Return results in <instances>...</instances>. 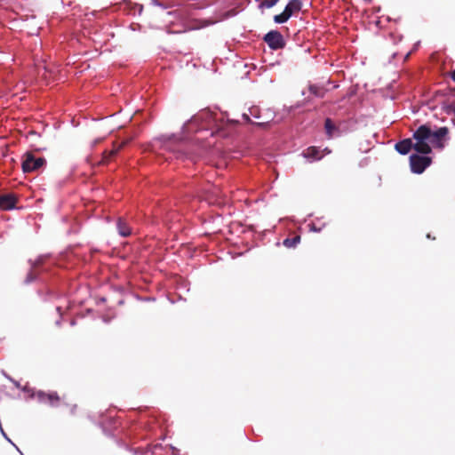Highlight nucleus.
I'll return each instance as SVG.
<instances>
[{
	"mask_svg": "<svg viewBox=\"0 0 455 455\" xmlns=\"http://www.w3.org/2000/svg\"><path fill=\"white\" fill-rule=\"evenodd\" d=\"M221 127V120L218 119L209 108H204L183 124L180 134L173 133L155 138L150 143V148L157 155L169 154V156L165 157L166 160L172 158L194 160L191 148L220 132Z\"/></svg>",
	"mask_w": 455,
	"mask_h": 455,
	"instance_id": "obj_1",
	"label": "nucleus"
},
{
	"mask_svg": "<svg viewBox=\"0 0 455 455\" xmlns=\"http://www.w3.org/2000/svg\"><path fill=\"white\" fill-rule=\"evenodd\" d=\"M412 139L417 140L416 152L429 155L432 148L443 150L450 140L449 128L437 127L430 123L419 125L413 132Z\"/></svg>",
	"mask_w": 455,
	"mask_h": 455,
	"instance_id": "obj_2",
	"label": "nucleus"
},
{
	"mask_svg": "<svg viewBox=\"0 0 455 455\" xmlns=\"http://www.w3.org/2000/svg\"><path fill=\"white\" fill-rule=\"evenodd\" d=\"M46 164L43 156L36 157L32 152H26L22 156V171L25 173L39 170Z\"/></svg>",
	"mask_w": 455,
	"mask_h": 455,
	"instance_id": "obj_3",
	"label": "nucleus"
},
{
	"mask_svg": "<svg viewBox=\"0 0 455 455\" xmlns=\"http://www.w3.org/2000/svg\"><path fill=\"white\" fill-rule=\"evenodd\" d=\"M432 163L428 155L412 154L410 156L411 170L413 173H422Z\"/></svg>",
	"mask_w": 455,
	"mask_h": 455,
	"instance_id": "obj_4",
	"label": "nucleus"
},
{
	"mask_svg": "<svg viewBox=\"0 0 455 455\" xmlns=\"http://www.w3.org/2000/svg\"><path fill=\"white\" fill-rule=\"evenodd\" d=\"M264 42L272 50H281L285 47V41L283 35L277 30H270L264 37Z\"/></svg>",
	"mask_w": 455,
	"mask_h": 455,
	"instance_id": "obj_5",
	"label": "nucleus"
},
{
	"mask_svg": "<svg viewBox=\"0 0 455 455\" xmlns=\"http://www.w3.org/2000/svg\"><path fill=\"white\" fill-rule=\"evenodd\" d=\"M47 258V255H41L34 261L29 259L30 270L25 279L26 283H30L37 279V275L41 271L42 266Z\"/></svg>",
	"mask_w": 455,
	"mask_h": 455,
	"instance_id": "obj_6",
	"label": "nucleus"
},
{
	"mask_svg": "<svg viewBox=\"0 0 455 455\" xmlns=\"http://www.w3.org/2000/svg\"><path fill=\"white\" fill-rule=\"evenodd\" d=\"M17 197L14 194H4L0 196V209L11 211L16 208Z\"/></svg>",
	"mask_w": 455,
	"mask_h": 455,
	"instance_id": "obj_7",
	"label": "nucleus"
},
{
	"mask_svg": "<svg viewBox=\"0 0 455 455\" xmlns=\"http://www.w3.org/2000/svg\"><path fill=\"white\" fill-rule=\"evenodd\" d=\"M395 150L403 155V156H405L407 155L411 149H414L416 151V148H417V141L414 143L412 141V139H404V140H402L400 141H398L395 145Z\"/></svg>",
	"mask_w": 455,
	"mask_h": 455,
	"instance_id": "obj_8",
	"label": "nucleus"
},
{
	"mask_svg": "<svg viewBox=\"0 0 455 455\" xmlns=\"http://www.w3.org/2000/svg\"><path fill=\"white\" fill-rule=\"evenodd\" d=\"M36 397L40 403H48L52 406L59 401V396L56 393L46 394L43 391H38L36 394Z\"/></svg>",
	"mask_w": 455,
	"mask_h": 455,
	"instance_id": "obj_9",
	"label": "nucleus"
},
{
	"mask_svg": "<svg viewBox=\"0 0 455 455\" xmlns=\"http://www.w3.org/2000/svg\"><path fill=\"white\" fill-rule=\"evenodd\" d=\"M324 129L329 139L339 137L341 134L339 128L336 126L329 117L324 121Z\"/></svg>",
	"mask_w": 455,
	"mask_h": 455,
	"instance_id": "obj_10",
	"label": "nucleus"
},
{
	"mask_svg": "<svg viewBox=\"0 0 455 455\" xmlns=\"http://www.w3.org/2000/svg\"><path fill=\"white\" fill-rule=\"evenodd\" d=\"M302 156L310 162L318 161L323 158V155H321L319 148L316 147H309L303 151Z\"/></svg>",
	"mask_w": 455,
	"mask_h": 455,
	"instance_id": "obj_11",
	"label": "nucleus"
},
{
	"mask_svg": "<svg viewBox=\"0 0 455 455\" xmlns=\"http://www.w3.org/2000/svg\"><path fill=\"white\" fill-rule=\"evenodd\" d=\"M116 229L118 234L123 237H127L131 235L132 230L127 221L123 218H118L116 220Z\"/></svg>",
	"mask_w": 455,
	"mask_h": 455,
	"instance_id": "obj_12",
	"label": "nucleus"
},
{
	"mask_svg": "<svg viewBox=\"0 0 455 455\" xmlns=\"http://www.w3.org/2000/svg\"><path fill=\"white\" fill-rule=\"evenodd\" d=\"M302 3L300 0H290L284 8V12L291 18L294 12L300 11Z\"/></svg>",
	"mask_w": 455,
	"mask_h": 455,
	"instance_id": "obj_13",
	"label": "nucleus"
},
{
	"mask_svg": "<svg viewBox=\"0 0 455 455\" xmlns=\"http://www.w3.org/2000/svg\"><path fill=\"white\" fill-rule=\"evenodd\" d=\"M250 116H252L253 118H256V119H260L261 118V115H260V110L258 107L256 106H252L249 108V114L247 113H243V118L245 120V121H250Z\"/></svg>",
	"mask_w": 455,
	"mask_h": 455,
	"instance_id": "obj_14",
	"label": "nucleus"
},
{
	"mask_svg": "<svg viewBox=\"0 0 455 455\" xmlns=\"http://www.w3.org/2000/svg\"><path fill=\"white\" fill-rule=\"evenodd\" d=\"M300 242V236L296 235L291 238H285L283 242V244L287 248H295Z\"/></svg>",
	"mask_w": 455,
	"mask_h": 455,
	"instance_id": "obj_15",
	"label": "nucleus"
},
{
	"mask_svg": "<svg viewBox=\"0 0 455 455\" xmlns=\"http://www.w3.org/2000/svg\"><path fill=\"white\" fill-rule=\"evenodd\" d=\"M120 148L121 147L119 146L117 148H113L112 150L105 151L103 153V159H102V161L104 163H108L111 159L112 156H116L117 154V152L119 151Z\"/></svg>",
	"mask_w": 455,
	"mask_h": 455,
	"instance_id": "obj_16",
	"label": "nucleus"
},
{
	"mask_svg": "<svg viewBox=\"0 0 455 455\" xmlns=\"http://www.w3.org/2000/svg\"><path fill=\"white\" fill-rule=\"evenodd\" d=\"M290 18L285 14L284 11L274 16V21L278 24L285 23Z\"/></svg>",
	"mask_w": 455,
	"mask_h": 455,
	"instance_id": "obj_17",
	"label": "nucleus"
},
{
	"mask_svg": "<svg viewBox=\"0 0 455 455\" xmlns=\"http://www.w3.org/2000/svg\"><path fill=\"white\" fill-rule=\"evenodd\" d=\"M278 1L279 0H264L259 4V8H272L278 3Z\"/></svg>",
	"mask_w": 455,
	"mask_h": 455,
	"instance_id": "obj_18",
	"label": "nucleus"
},
{
	"mask_svg": "<svg viewBox=\"0 0 455 455\" xmlns=\"http://www.w3.org/2000/svg\"><path fill=\"white\" fill-rule=\"evenodd\" d=\"M444 111L448 115H453L455 116V105L454 104H448L443 107Z\"/></svg>",
	"mask_w": 455,
	"mask_h": 455,
	"instance_id": "obj_19",
	"label": "nucleus"
},
{
	"mask_svg": "<svg viewBox=\"0 0 455 455\" xmlns=\"http://www.w3.org/2000/svg\"><path fill=\"white\" fill-rule=\"evenodd\" d=\"M309 91L311 93L315 94V96L317 97H322V94L320 93L318 88L315 85H310L309 86Z\"/></svg>",
	"mask_w": 455,
	"mask_h": 455,
	"instance_id": "obj_20",
	"label": "nucleus"
},
{
	"mask_svg": "<svg viewBox=\"0 0 455 455\" xmlns=\"http://www.w3.org/2000/svg\"><path fill=\"white\" fill-rule=\"evenodd\" d=\"M269 120H266V121H263V122H258V123H255L254 124L259 126V127H261V128H266L268 126V124H269Z\"/></svg>",
	"mask_w": 455,
	"mask_h": 455,
	"instance_id": "obj_21",
	"label": "nucleus"
},
{
	"mask_svg": "<svg viewBox=\"0 0 455 455\" xmlns=\"http://www.w3.org/2000/svg\"><path fill=\"white\" fill-rule=\"evenodd\" d=\"M151 4L155 6H159V7H162V8H166L161 2H159L158 0H151Z\"/></svg>",
	"mask_w": 455,
	"mask_h": 455,
	"instance_id": "obj_22",
	"label": "nucleus"
},
{
	"mask_svg": "<svg viewBox=\"0 0 455 455\" xmlns=\"http://www.w3.org/2000/svg\"><path fill=\"white\" fill-rule=\"evenodd\" d=\"M9 381H11L17 388H20V384L19 381L15 380L12 378H9Z\"/></svg>",
	"mask_w": 455,
	"mask_h": 455,
	"instance_id": "obj_23",
	"label": "nucleus"
},
{
	"mask_svg": "<svg viewBox=\"0 0 455 455\" xmlns=\"http://www.w3.org/2000/svg\"><path fill=\"white\" fill-rule=\"evenodd\" d=\"M310 230L314 232H320L322 230L321 228H316L315 225L312 224L310 225Z\"/></svg>",
	"mask_w": 455,
	"mask_h": 455,
	"instance_id": "obj_24",
	"label": "nucleus"
},
{
	"mask_svg": "<svg viewBox=\"0 0 455 455\" xmlns=\"http://www.w3.org/2000/svg\"><path fill=\"white\" fill-rule=\"evenodd\" d=\"M102 321H103L104 323H110L111 318H110V317H108V316H103V317H102Z\"/></svg>",
	"mask_w": 455,
	"mask_h": 455,
	"instance_id": "obj_25",
	"label": "nucleus"
},
{
	"mask_svg": "<svg viewBox=\"0 0 455 455\" xmlns=\"http://www.w3.org/2000/svg\"><path fill=\"white\" fill-rule=\"evenodd\" d=\"M451 79L455 82V69L451 73Z\"/></svg>",
	"mask_w": 455,
	"mask_h": 455,
	"instance_id": "obj_26",
	"label": "nucleus"
},
{
	"mask_svg": "<svg viewBox=\"0 0 455 455\" xmlns=\"http://www.w3.org/2000/svg\"><path fill=\"white\" fill-rule=\"evenodd\" d=\"M2 374L9 380V378H12L9 376L4 371H2Z\"/></svg>",
	"mask_w": 455,
	"mask_h": 455,
	"instance_id": "obj_27",
	"label": "nucleus"
},
{
	"mask_svg": "<svg viewBox=\"0 0 455 455\" xmlns=\"http://www.w3.org/2000/svg\"><path fill=\"white\" fill-rule=\"evenodd\" d=\"M101 140H102V138H99V139L95 140L93 142V145L100 143Z\"/></svg>",
	"mask_w": 455,
	"mask_h": 455,
	"instance_id": "obj_28",
	"label": "nucleus"
},
{
	"mask_svg": "<svg viewBox=\"0 0 455 455\" xmlns=\"http://www.w3.org/2000/svg\"><path fill=\"white\" fill-rule=\"evenodd\" d=\"M323 152H324V154H325V155H328V154H330V153H331V150H330L328 148H325L323 149Z\"/></svg>",
	"mask_w": 455,
	"mask_h": 455,
	"instance_id": "obj_29",
	"label": "nucleus"
},
{
	"mask_svg": "<svg viewBox=\"0 0 455 455\" xmlns=\"http://www.w3.org/2000/svg\"><path fill=\"white\" fill-rule=\"evenodd\" d=\"M60 323H61V322H60V320H57V321H56V323H55V324H56L57 326H60Z\"/></svg>",
	"mask_w": 455,
	"mask_h": 455,
	"instance_id": "obj_30",
	"label": "nucleus"
},
{
	"mask_svg": "<svg viewBox=\"0 0 455 455\" xmlns=\"http://www.w3.org/2000/svg\"><path fill=\"white\" fill-rule=\"evenodd\" d=\"M56 310H57L60 314H61V313H60V310H61V307H56Z\"/></svg>",
	"mask_w": 455,
	"mask_h": 455,
	"instance_id": "obj_31",
	"label": "nucleus"
},
{
	"mask_svg": "<svg viewBox=\"0 0 455 455\" xmlns=\"http://www.w3.org/2000/svg\"><path fill=\"white\" fill-rule=\"evenodd\" d=\"M22 390H23L24 392H28V388L27 387H24L22 388Z\"/></svg>",
	"mask_w": 455,
	"mask_h": 455,
	"instance_id": "obj_32",
	"label": "nucleus"
},
{
	"mask_svg": "<svg viewBox=\"0 0 455 455\" xmlns=\"http://www.w3.org/2000/svg\"><path fill=\"white\" fill-rule=\"evenodd\" d=\"M70 324H71L72 326H73V325H75V324H76V321H75V320H72V321L70 322Z\"/></svg>",
	"mask_w": 455,
	"mask_h": 455,
	"instance_id": "obj_33",
	"label": "nucleus"
},
{
	"mask_svg": "<svg viewBox=\"0 0 455 455\" xmlns=\"http://www.w3.org/2000/svg\"><path fill=\"white\" fill-rule=\"evenodd\" d=\"M366 4H369L371 2V0H363Z\"/></svg>",
	"mask_w": 455,
	"mask_h": 455,
	"instance_id": "obj_34",
	"label": "nucleus"
},
{
	"mask_svg": "<svg viewBox=\"0 0 455 455\" xmlns=\"http://www.w3.org/2000/svg\"><path fill=\"white\" fill-rule=\"evenodd\" d=\"M256 2H259V0H255Z\"/></svg>",
	"mask_w": 455,
	"mask_h": 455,
	"instance_id": "obj_35",
	"label": "nucleus"
}]
</instances>
